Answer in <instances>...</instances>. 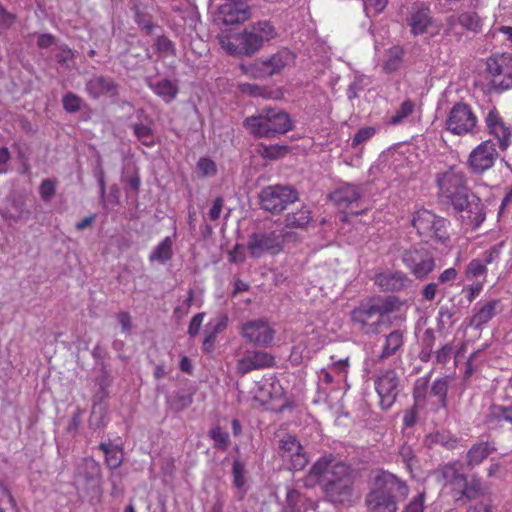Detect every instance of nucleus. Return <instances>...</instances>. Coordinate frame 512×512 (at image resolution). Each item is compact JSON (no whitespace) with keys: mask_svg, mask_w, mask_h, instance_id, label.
I'll use <instances>...</instances> for the list:
<instances>
[{"mask_svg":"<svg viewBox=\"0 0 512 512\" xmlns=\"http://www.w3.org/2000/svg\"><path fill=\"white\" fill-rule=\"evenodd\" d=\"M368 492L365 496V506L368 512H397L398 503L406 499L410 493L407 482L397 475L378 470L369 481ZM425 492L414 496L401 512H424Z\"/></svg>","mask_w":512,"mask_h":512,"instance_id":"f257e3e1","label":"nucleus"},{"mask_svg":"<svg viewBox=\"0 0 512 512\" xmlns=\"http://www.w3.org/2000/svg\"><path fill=\"white\" fill-rule=\"evenodd\" d=\"M436 184L439 196L450 203L454 209L461 213L467 225L477 228L485 219L481 200L470 193L466 185L465 173L457 167H449L436 174Z\"/></svg>","mask_w":512,"mask_h":512,"instance_id":"f03ea898","label":"nucleus"},{"mask_svg":"<svg viewBox=\"0 0 512 512\" xmlns=\"http://www.w3.org/2000/svg\"><path fill=\"white\" fill-rule=\"evenodd\" d=\"M244 127L255 137H274L292 129V123L287 113L279 109H263L258 115L247 117Z\"/></svg>","mask_w":512,"mask_h":512,"instance_id":"7ed1b4c3","label":"nucleus"},{"mask_svg":"<svg viewBox=\"0 0 512 512\" xmlns=\"http://www.w3.org/2000/svg\"><path fill=\"white\" fill-rule=\"evenodd\" d=\"M394 310V303L389 300L374 299L360 304L351 312L352 321L366 334H376L382 324V317Z\"/></svg>","mask_w":512,"mask_h":512,"instance_id":"20e7f679","label":"nucleus"},{"mask_svg":"<svg viewBox=\"0 0 512 512\" xmlns=\"http://www.w3.org/2000/svg\"><path fill=\"white\" fill-rule=\"evenodd\" d=\"M447 224L446 219L426 209L415 212L412 219V225L420 236L434 239L443 244L449 240Z\"/></svg>","mask_w":512,"mask_h":512,"instance_id":"39448f33","label":"nucleus"},{"mask_svg":"<svg viewBox=\"0 0 512 512\" xmlns=\"http://www.w3.org/2000/svg\"><path fill=\"white\" fill-rule=\"evenodd\" d=\"M478 118L470 105L456 103L448 112L445 129L458 136L474 135L477 130Z\"/></svg>","mask_w":512,"mask_h":512,"instance_id":"423d86ee","label":"nucleus"},{"mask_svg":"<svg viewBox=\"0 0 512 512\" xmlns=\"http://www.w3.org/2000/svg\"><path fill=\"white\" fill-rule=\"evenodd\" d=\"M261 207L273 214L284 211L288 205L296 202L299 194L287 185H270L263 188L259 195Z\"/></svg>","mask_w":512,"mask_h":512,"instance_id":"0eeeda50","label":"nucleus"},{"mask_svg":"<svg viewBox=\"0 0 512 512\" xmlns=\"http://www.w3.org/2000/svg\"><path fill=\"white\" fill-rule=\"evenodd\" d=\"M221 47L230 55H252L262 47V42L251 26L238 34H222L219 36Z\"/></svg>","mask_w":512,"mask_h":512,"instance_id":"6e6552de","label":"nucleus"},{"mask_svg":"<svg viewBox=\"0 0 512 512\" xmlns=\"http://www.w3.org/2000/svg\"><path fill=\"white\" fill-rule=\"evenodd\" d=\"M322 481L329 484V491L339 485V492L333 496L342 502H351L353 479L349 467L343 463H336L331 467L322 468Z\"/></svg>","mask_w":512,"mask_h":512,"instance_id":"1a4fd4ad","label":"nucleus"},{"mask_svg":"<svg viewBox=\"0 0 512 512\" xmlns=\"http://www.w3.org/2000/svg\"><path fill=\"white\" fill-rule=\"evenodd\" d=\"M487 71L491 75V87L502 92L512 88V54L501 53L487 59Z\"/></svg>","mask_w":512,"mask_h":512,"instance_id":"9d476101","label":"nucleus"},{"mask_svg":"<svg viewBox=\"0 0 512 512\" xmlns=\"http://www.w3.org/2000/svg\"><path fill=\"white\" fill-rule=\"evenodd\" d=\"M284 238L276 231L258 232L249 236L247 249L253 258H260L265 253L276 255L283 250Z\"/></svg>","mask_w":512,"mask_h":512,"instance_id":"9b49d317","label":"nucleus"},{"mask_svg":"<svg viewBox=\"0 0 512 512\" xmlns=\"http://www.w3.org/2000/svg\"><path fill=\"white\" fill-rule=\"evenodd\" d=\"M276 331L266 319H255L244 322L240 327V335L248 343L261 348L270 347Z\"/></svg>","mask_w":512,"mask_h":512,"instance_id":"f8f14e48","label":"nucleus"},{"mask_svg":"<svg viewBox=\"0 0 512 512\" xmlns=\"http://www.w3.org/2000/svg\"><path fill=\"white\" fill-rule=\"evenodd\" d=\"M279 455L285 462L290 463V469L300 471L308 464V458L303 453V448L297 438L287 434L283 436L279 444Z\"/></svg>","mask_w":512,"mask_h":512,"instance_id":"ddd939ff","label":"nucleus"},{"mask_svg":"<svg viewBox=\"0 0 512 512\" xmlns=\"http://www.w3.org/2000/svg\"><path fill=\"white\" fill-rule=\"evenodd\" d=\"M497 157L495 144L491 140H486L471 151L468 166L472 172L481 174L494 165Z\"/></svg>","mask_w":512,"mask_h":512,"instance_id":"4468645a","label":"nucleus"},{"mask_svg":"<svg viewBox=\"0 0 512 512\" xmlns=\"http://www.w3.org/2000/svg\"><path fill=\"white\" fill-rule=\"evenodd\" d=\"M403 262L417 279H424L435 269V259L425 251L410 249L404 252Z\"/></svg>","mask_w":512,"mask_h":512,"instance_id":"2eb2a0df","label":"nucleus"},{"mask_svg":"<svg viewBox=\"0 0 512 512\" xmlns=\"http://www.w3.org/2000/svg\"><path fill=\"white\" fill-rule=\"evenodd\" d=\"M485 124L488 133L498 141L501 151H505L511 145L512 128L508 125L499 112L493 108L485 116Z\"/></svg>","mask_w":512,"mask_h":512,"instance_id":"dca6fc26","label":"nucleus"},{"mask_svg":"<svg viewBox=\"0 0 512 512\" xmlns=\"http://www.w3.org/2000/svg\"><path fill=\"white\" fill-rule=\"evenodd\" d=\"M376 391L382 409H389L399 393V378L394 370H387L376 380Z\"/></svg>","mask_w":512,"mask_h":512,"instance_id":"f3484780","label":"nucleus"},{"mask_svg":"<svg viewBox=\"0 0 512 512\" xmlns=\"http://www.w3.org/2000/svg\"><path fill=\"white\" fill-rule=\"evenodd\" d=\"M275 365V358L268 352L262 350H247L236 362V370L239 374L245 375L253 370L270 368Z\"/></svg>","mask_w":512,"mask_h":512,"instance_id":"a211bd4d","label":"nucleus"},{"mask_svg":"<svg viewBox=\"0 0 512 512\" xmlns=\"http://www.w3.org/2000/svg\"><path fill=\"white\" fill-rule=\"evenodd\" d=\"M294 59L295 56L291 51L282 49L265 60L257 61L255 69L260 77H271L279 74L286 66L293 63Z\"/></svg>","mask_w":512,"mask_h":512,"instance_id":"6ab92c4d","label":"nucleus"},{"mask_svg":"<svg viewBox=\"0 0 512 512\" xmlns=\"http://www.w3.org/2000/svg\"><path fill=\"white\" fill-rule=\"evenodd\" d=\"M250 16V9L245 3L228 0L219 7L217 19L225 25H233L247 21Z\"/></svg>","mask_w":512,"mask_h":512,"instance_id":"aec40b11","label":"nucleus"},{"mask_svg":"<svg viewBox=\"0 0 512 512\" xmlns=\"http://www.w3.org/2000/svg\"><path fill=\"white\" fill-rule=\"evenodd\" d=\"M362 194L359 186L344 183L328 195L330 201L341 211L357 203Z\"/></svg>","mask_w":512,"mask_h":512,"instance_id":"412c9836","label":"nucleus"},{"mask_svg":"<svg viewBox=\"0 0 512 512\" xmlns=\"http://www.w3.org/2000/svg\"><path fill=\"white\" fill-rule=\"evenodd\" d=\"M409 13L408 25L411 27V33L415 36L425 33L432 22L428 5L422 2L413 3Z\"/></svg>","mask_w":512,"mask_h":512,"instance_id":"4be33fe9","label":"nucleus"},{"mask_svg":"<svg viewBox=\"0 0 512 512\" xmlns=\"http://www.w3.org/2000/svg\"><path fill=\"white\" fill-rule=\"evenodd\" d=\"M117 84L104 76H94L86 83V91L93 99L101 96L114 97L117 95Z\"/></svg>","mask_w":512,"mask_h":512,"instance_id":"5701e85b","label":"nucleus"},{"mask_svg":"<svg viewBox=\"0 0 512 512\" xmlns=\"http://www.w3.org/2000/svg\"><path fill=\"white\" fill-rule=\"evenodd\" d=\"M375 284L383 291L394 292L408 287L410 280L401 272H385L375 276Z\"/></svg>","mask_w":512,"mask_h":512,"instance_id":"b1692460","label":"nucleus"},{"mask_svg":"<svg viewBox=\"0 0 512 512\" xmlns=\"http://www.w3.org/2000/svg\"><path fill=\"white\" fill-rule=\"evenodd\" d=\"M494 441H479L471 446L466 455V464L470 468L479 466L492 453L496 452Z\"/></svg>","mask_w":512,"mask_h":512,"instance_id":"393cba45","label":"nucleus"},{"mask_svg":"<svg viewBox=\"0 0 512 512\" xmlns=\"http://www.w3.org/2000/svg\"><path fill=\"white\" fill-rule=\"evenodd\" d=\"M499 300H491L483 304H477L470 318L469 325L475 329H482L496 314Z\"/></svg>","mask_w":512,"mask_h":512,"instance_id":"a878e982","label":"nucleus"},{"mask_svg":"<svg viewBox=\"0 0 512 512\" xmlns=\"http://www.w3.org/2000/svg\"><path fill=\"white\" fill-rule=\"evenodd\" d=\"M148 87L167 104L173 102L179 94L177 81L168 78H163L156 82H149Z\"/></svg>","mask_w":512,"mask_h":512,"instance_id":"bb28decb","label":"nucleus"},{"mask_svg":"<svg viewBox=\"0 0 512 512\" xmlns=\"http://www.w3.org/2000/svg\"><path fill=\"white\" fill-rule=\"evenodd\" d=\"M484 493L485 489L479 478L472 476L468 479L467 476H464V485L458 486V489L455 491V496L457 501L462 499L472 500L479 498L484 495Z\"/></svg>","mask_w":512,"mask_h":512,"instance_id":"cd10ccee","label":"nucleus"},{"mask_svg":"<svg viewBox=\"0 0 512 512\" xmlns=\"http://www.w3.org/2000/svg\"><path fill=\"white\" fill-rule=\"evenodd\" d=\"M175 235L174 233V237H165L153 248L148 256L150 263L165 264L172 259Z\"/></svg>","mask_w":512,"mask_h":512,"instance_id":"c85d7f7f","label":"nucleus"},{"mask_svg":"<svg viewBox=\"0 0 512 512\" xmlns=\"http://www.w3.org/2000/svg\"><path fill=\"white\" fill-rule=\"evenodd\" d=\"M98 448L105 455V463L110 469H117L123 462V448L119 445H113L111 441L102 442Z\"/></svg>","mask_w":512,"mask_h":512,"instance_id":"c756f323","label":"nucleus"},{"mask_svg":"<svg viewBox=\"0 0 512 512\" xmlns=\"http://www.w3.org/2000/svg\"><path fill=\"white\" fill-rule=\"evenodd\" d=\"M438 473L445 483L452 487L454 492L458 489V486L464 485L465 475L460 472L457 463H449L442 466Z\"/></svg>","mask_w":512,"mask_h":512,"instance_id":"7c9ffc66","label":"nucleus"},{"mask_svg":"<svg viewBox=\"0 0 512 512\" xmlns=\"http://www.w3.org/2000/svg\"><path fill=\"white\" fill-rule=\"evenodd\" d=\"M403 345V333L399 330H394L385 338V343L379 359H386L394 355L396 351Z\"/></svg>","mask_w":512,"mask_h":512,"instance_id":"2f4dec72","label":"nucleus"},{"mask_svg":"<svg viewBox=\"0 0 512 512\" xmlns=\"http://www.w3.org/2000/svg\"><path fill=\"white\" fill-rule=\"evenodd\" d=\"M311 212L307 207L288 213L285 217V225L290 228H303L311 221Z\"/></svg>","mask_w":512,"mask_h":512,"instance_id":"473e14b6","label":"nucleus"},{"mask_svg":"<svg viewBox=\"0 0 512 512\" xmlns=\"http://www.w3.org/2000/svg\"><path fill=\"white\" fill-rule=\"evenodd\" d=\"M456 314L455 306L442 305L439 308L437 316V327L439 331H448L454 325V316Z\"/></svg>","mask_w":512,"mask_h":512,"instance_id":"72a5a7b5","label":"nucleus"},{"mask_svg":"<svg viewBox=\"0 0 512 512\" xmlns=\"http://www.w3.org/2000/svg\"><path fill=\"white\" fill-rule=\"evenodd\" d=\"M133 133L141 142L142 145L151 148L156 144L155 135L153 129L146 124L136 123L132 126Z\"/></svg>","mask_w":512,"mask_h":512,"instance_id":"f704fd0d","label":"nucleus"},{"mask_svg":"<svg viewBox=\"0 0 512 512\" xmlns=\"http://www.w3.org/2000/svg\"><path fill=\"white\" fill-rule=\"evenodd\" d=\"M254 31L257 33L258 38L262 44L265 41H270L274 39L277 35L275 27L269 21H259L252 25Z\"/></svg>","mask_w":512,"mask_h":512,"instance_id":"c9c22d12","label":"nucleus"},{"mask_svg":"<svg viewBox=\"0 0 512 512\" xmlns=\"http://www.w3.org/2000/svg\"><path fill=\"white\" fill-rule=\"evenodd\" d=\"M449 382L446 378H440L433 382L430 394L437 397L441 407L447 405V392Z\"/></svg>","mask_w":512,"mask_h":512,"instance_id":"e433bc0d","label":"nucleus"},{"mask_svg":"<svg viewBox=\"0 0 512 512\" xmlns=\"http://www.w3.org/2000/svg\"><path fill=\"white\" fill-rule=\"evenodd\" d=\"M460 25L468 31L478 33L481 30L482 22L476 13L465 12L460 14Z\"/></svg>","mask_w":512,"mask_h":512,"instance_id":"4c0bfd02","label":"nucleus"},{"mask_svg":"<svg viewBox=\"0 0 512 512\" xmlns=\"http://www.w3.org/2000/svg\"><path fill=\"white\" fill-rule=\"evenodd\" d=\"M414 111V103L411 100H405L399 107V109L395 112L394 115L390 117L388 123L390 125L400 124L405 118L412 114Z\"/></svg>","mask_w":512,"mask_h":512,"instance_id":"58836bf2","label":"nucleus"},{"mask_svg":"<svg viewBox=\"0 0 512 512\" xmlns=\"http://www.w3.org/2000/svg\"><path fill=\"white\" fill-rule=\"evenodd\" d=\"M154 45L157 52L162 56H176L175 44L168 37L164 35L158 36L155 40Z\"/></svg>","mask_w":512,"mask_h":512,"instance_id":"ea45409f","label":"nucleus"},{"mask_svg":"<svg viewBox=\"0 0 512 512\" xmlns=\"http://www.w3.org/2000/svg\"><path fill=\"white\" fill-rule=\"evenodd\" d=\"M403 57V50L400 47H393L389 50L387 60L385 61L384 68L388 72L396 71L401 63Z\"/></svg>","mask_w":512,"mask_h":512,"instance_id":"a19ab883","label":"nucleus"},{"mask_svg":"<svg viewBox=\"0 0 512 512\" xmlns=\"http://www.w3.org/2000/svg\"><path fill=\"white\" fill-rule=\"evenodd\" d=\"M210 437L214 441V447L219 450H227L229 445V434L223 431L219 426L210 431Z\"/></svg>","mask_w":512,"mask_h":512,"instance_id":"79ce46f5","label":"nucleus"},{"mask_svg":"<svg viewBox=\"0 0 512 512\" xmlns=\"http://www.w3.org/2000/svg\"><path fill=\"white\" fill-rule=\"evenodd\" d=\"M369 84L367 77L361 75L356 76L354 81L349 85L347 89V97L349 100L358 98L359 93L364 91L365 87Z\"/></svg>","mask_w":512,"mask_h":512,"instance_id":"37998d69","label":"nucleus"},{"mask_svg":"<svg viewBox=\"0 0 512 512\" xmlns=\"http://www.w3.org/2000/svg\"><path fill=\"white\" fill-rule=\"evenodd\" d=\"M259 152L262 157L274 160L286 155L288 152V147L282 145L261 146Z\"/></svg>","mask_w":512,"mask_h":512,"instance_id":"c03bdc74","label":"nucleus"},{"mask_svg":"<svg viewBox=\"0 0 512 512\" xmlns=\"http://www.w3.org/2000/svg\"><path fill=\"white\" fill-rule=\"evenodd\" d=\"M56 180L44 179L39 186V195L44 202H49L56 194Z\"/></svg>","mask_w":512,"mask_h":512,"instance_id":"a18cd8bd","label":"nucleus"},{"mask_svg":"<svg viewBox=\"0 0 512 512\" xmlns=\"http://www.w3.org/2000/svg\"><path fill=\"white\" fill-rule=\"evenodd\" d=\"M197 171L202 177L214 176L217 173V166L212 159L201 157L197 162Z\"/></svg>","mask_w":512,"mask_h":512,"instance_id":"49530a36","label":"nucleus"},{"mask_svg":"<svg viewBox=\"0 0 512 512\" xmlns=\"http://www.w3.org/2000/svg\"><path fill=\"white\" fill-rule=\"evenodd\" d=\"M63 108L68 113H76L81 109L82 99L72 92H68L62 99Z\"/></svg>","mask_w":512,"mask_h":512,"instance_id":"de8ad7c7","label":"nucleus"},{"mask_svg":"<svg viewBox=\"0 0 512 512\" xmlns=\"http://www.w3.org/2000/svg\"><path fill=\"white\" fill-rule=\"evenodd\" d=\"M233 484L236 488L241 489L245 486V465L239 461L234 460L232 467Z\"/></svg>","mask_w":512,"mask_h":512,"instance_id":"09e8293b","label":"nucleus"},{"mask_svg":"<svg viewBox=\"0 0 512 512\" xmlns=\"http://www.w3.org/2000/svg\"><path fill=\"white\" fill-rule=\"evenodd\" d=\"M228 322V316L226 314H220L217 317L212 318L206 325V328L218 335L226 330Z\"/></svg>","mask_w":512,"mask_h":512,"instance_id":"8fccbe9b","label":"nucleus"},{"mask_svg":"<svg viewBox=\"0 0 512 512\" xmlns=\"http://www.w3.org/2000/svg\"><path fill=\"white\" fill-rule=\"evenodd\" d=\"M376 133L375 128L373 127H363L359 129L354 137L352 138L351 146L353 148H356L360 146L361 144L367 142L369 139H371Z\"/></svg>","mask_w":512,"mask_h":512,"instance_id":"3c124183","label":"nucleus"},{"mask_svg":"<svg viewBox=\"0 0 512 512\" xmlns=\"http://www.w3.org/2000/svg\"><path fill=\"white\" fill-rule=\"evenodd\" d=\"M488 423H500L507 422V412L505 406L493 405L490 407L489 413L487 414Z\"/></svg>","mask_w":512,"mask_h":512,"instance_id":"603ef678","label":"nucleus"},{"mask_svg":"<svg viewBox=\"0 0 512 512\" xmlns=\"http://www.w3.org/2000/svg\"><path fill=\"white\" fill-rule=\"evenodd\" d=\"M428 381L425 379H418L415 383L413 390V397L415 400V406H423L426 397Z\"/></svg>","mask_w":512,"mask_h":512,"instance_id":"864d4df0","label":"nucleus"},{"mask_svg":"<svg viewBox=\"0 0 512 512\" xmlns=\"http://www.w3.org/2000/svg\"><path fill=\"white\" fill-rule=\"evenodd\" d=\"M388 0H365L364 11L368 17L381 13L387 6Z\"/></svg>","mask_w":512,"mask_h":512,"instance_id":"5fc2aeb1","label":"nucleus"},{"mask_svg":"<svg viewBox=\"0 0 512 512\" xmlns=\"http://www.w3.org/2000/svg\"><path fill=\"white\" fill-rule=\"evenodd\" d=\"M399 455L406 464V467L410 470L417 463L415 452L409 445H402L399 450Z\"/></svg>","mask_w":512,"mask_h":512,"instance_id":"6e6d98bb","label":"nucleus"},{"mask_svg":"<svg viewBox=\"0 0 512 512\" xmlns=\"http://www.w3.org/2000/svg\"><path fill=\"white\" fill-rule=\"evenodd\" d=\"M487 272L486 265L479 259H473L467 266V276L478 277L484 275Z\"/></svg>","mask_w":512,"mask_h":512,"instance_id":"4d7b16f0","label":"nucleus"},{"mask_svg":"<svg viewBox=\"0 0 512 512\" xmlns=\"http://www.w3.org/2000/svg\"><path fill=\"white\" fill-rule=\"evenodd\" d=\"M134 20L136 24L142 29L145 30L147 34H151L153 29L156 27L155 24L150 19H147L140 10L135 12Z\"/></svg>","mask_w":512,"mask_h":512,"instance_id":"13d9d810","label":"nucleus"},{"mask_svg":"<svg viewBox=\"0 0 512 512\" xmlns=\"http://www.w3.org/2000/svg\"><path fill=\"white\" fill-rule=\"evenodd\" d=\"M204 317H205L204 313H197L196 315H194L192 317L189 327H188V334L191 337H195L196 335H198L200 328L202 326Z\"/></svg>","mask_w":512,"mask_h":512,"instance_id":"bf43d9fd","label":"nucleus"},{"mask_svg":"<svg viewBox=\"0 0 512 512\" xmlns=\"http://www.w3.org/2000/svg\"><path fill=\"white\" fill-rule=\"evenodd\" d=\"M217 334L209 331L207 328L205 330V337L202 344V349L204 352L211 353L214 351L215 342L217 339Z\"/></svg>","mask_w":512,"mask_h":512,"instance_id":"052dcab7","label":"nucleus"},{"mask_svg":"<svg viewBox=\"0 0 512 512\" xmlns=\"http://www.w3.org/2000/svg\"><path fill=\"white\" fill-rule=\"evenodd\" d=\"M438 282H431L425 285L422 289V297L426 301H433L437 294Z\"/></svg>","mask_w":512,"mask_h":512,"instance_id":"680f3d73","label":"nucleus"},{"mask_svg":"<svg viewBox=\"0 0 512 512\" xmlns=\"http://www.w3.org/2000/svg\"><path fill=\"white\" fill-rule=\"evenodd\" d=\"M230 261L234 263H242L245 261L244 247L242 245H235L229 252Z\"/></svg>","mask_w":512,"mask_h":512,"instance_id":"e2e57ef3","label":"nucleus"},{"mask_svg":"<svg viewBox=\"0 0 512 512\" xmlns=\"http://www.w3.org/2000/svg\"><path fill=\"white\" fill-rule=\"evenodd\" d=\"M11 155L6 147L0 148V175L7 173Z\"/></svg>","mask_w":512,"mask_h":512,"instance_id":"0e129e2a","label":"nucleus"},{"mask_svg":"<svg viewBox=\"0 0 512 512\" xmlns=\"http://www.w3.org/2000/svg\"><path fill=\"white\" fill-rule=\"evenodd\" d=\"M222 207H223V200L222 198H216L213 202V205L212 207L210 208L209 210V218L210 220L212 221H216L219 217H220V214H221V211H222Z\"/></svg>","mask_w":512,"mask_h":512,"instance_id":"69168bd1","label":"nucleus"},{"mask_svg":"<svg viewBox=\"0 0 512 512\" xmlns=\"http://www.w3.org/2000/svg\"><path fill=\"white\" fill-rule=\"evenodd\" d=\"M452 352V347L450 345H444L441 349L436 352V360L440 364H445L449 359Z\"/></svg>","mask_w":512,"mask_h":512,"instance_id":"338daca9","label":"nucleus"},{"mask_svg":"<svg viewBox=\"0 0 512 512\" xmlns=\"http://www.w3.org/2000/svg\"><path fill=\"white\" fill-rule=\"evenodd\" d=\"M457 277V271L455 268H448L444 270L438 277L439 284H446L452 282Z\"/></svg>","mask_w":512,"mask_h":512,"instance_id":"774afa93","label":"nucleus"}]
</instances>
